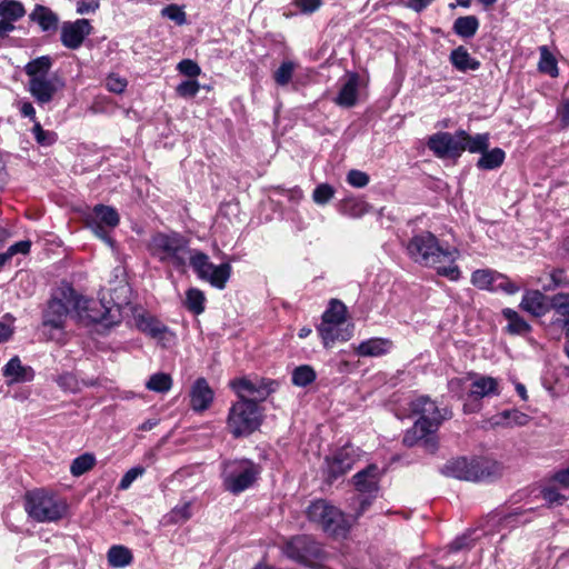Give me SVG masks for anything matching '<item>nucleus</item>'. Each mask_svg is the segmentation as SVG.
I'll list each match as a JSON object with an SVG mask.
<instances>
[{
  "instance_id": "obj_17",
  "label": "nucleus",
  "mask_w": 569,
  "mask_h": 569,
  "mask_svg": "<svg viewBox=\"0 0 569 569\" xmlns=\"http://www.w3.org/2000/svg\"><path fill=\"white\" fill-rule=\"evenodd\" d=\"M427 147L437 158L458 159L462 154L458 130L455 133L440 131L428 138Z\"/></svg>"
},
{
  "instance_id": "obj_14",
  "label": "nucleus",
  "mask_w": 569,
  "mask_h": 569,
  "mask_svg": "<svg viewBox=\"0 0 569 569\" xmlns=\"http://www.w3.org/2000/svg\"><path fill=\"white\" fill-rule=\"evenodd\" d=\"M278 386L279 383L277 381L264 378L252 380L242 377L230 381V387L236 392L239 400H254L258 405L273 393Z\"/></svg>"
},
{
  "instance_id": "obj_6",
  "label": "nucleus",
  "mask_w": 569,
  "mask_h": 569,
  "mask_svg": "<svg viewBox=\"0 0 569 569\" xmlns=\"http://www.w3.org/2000/svg\"><path fill=\"white\" fill-rule=\"evenodd\" d=\"M24 509L37 522H57L67 515L68 505L57 495L37 489L26 493Z\"/></svg>"
},
{
  "instance_id": "obj_51",
  "label": "nucleus",
  "mask_w": 569,
  "mask_h": 569,
  "mask_svg": "<svg viewBox=\"0 0 569 569\" xmlns=\"http://www.w3.org/2000/svg\"><path fill=\"white\" fill-rule=\"evenodd\" d=\"M32 133L36 141L41 146H51L57 140V134L52 131L44 130L39 122H34Z\"/></svg>"
},
{
  "instance_id": "obj_59",
  "label": "nucleus",
  "mask_w": 569,
  "mask_h": 569,
  "mask_svg": "<svg viewBox=\"0 0 569 569\" xmlns=\"http://www.w3.org/2000/svg\"><path fill=\"white\" fill-rule=\"evenodd\" d=\"M88 226L91 228L92 232L98 237L100 238L102 241H104L107 244H109L110 247H113L114 246V240L112 239V237L109 234V231L106 230V228L100 224V223H97V222H93L91 220L88 219Z\"/></svg>"
},
{
  "instance_id": "obj_22",
  "label": "nucleus",
  "mask_w": 569,
  "mask_h": 569,
  "mask_svg": "<svg viewBox=\"0 0 569 569\" xmlns=\"http://www.w3.org/2000/svg\"><path fill=\"white\" fill-rule=\"evenodd\" d=\"M2 375L7 378V385L30 382L34 379V370L30 366H23L19 356H13L2 368Z\"/></svg>"
},
{
  "instance_id": "obj_4",
  "label": "nucleus",
  "mask_w": 569,
  "mask_h": 569,
  "mask_svg": "<svg viewBox=\"0 0 569 569\" xmlns=\"http://www.w3.org/2000/svg\"><path fill=\"white\" fill-rule=\"evenodd\" d=\"M148 249L160 262L170 263L177 269L183 268L187 259L196 251L189 248L188 239L176 231L154 233Z\"/></svg>"
},
{
  "instance_id": "obj_42",
  "label": "nucleus",
  "mask_w": 569,
  "mask_h": 569,
  "mask_svg": "<svg viewBox=\"0 0 569 569\" xmlns=\"http://www.w3.org/2000/svg\"><path fill=\"white\" fill-rule=\"evenodd\" d=\"M96 465V457L86 452L72 460L70 472L74 477H80L91 470Z\"/></svg>"
},
{
  "instance_id": "obj_28",
  "label": "nucleus",
  "mask_w": 569,
  "mask_h": 569,
  "mask_svg": "<svg viewBox=\"0 0 569 569\" xmlns=\"http://www.w3.org/2000/svg\"><path fill=\"white\" fill-rule=\"evenodd\" d=\"M520 307L535 317H540L547 311L545 296L538 290L527 291L522 297Z\"/></svg>"
},
{
  "instance_id": "obj_20",
  "label": "nucleus",
  "mask_w": 569,
  "mask_h": 569,
  "mask_svg": "<svg viewBox=\"0 0 569 569\" xmlns=\"http://www.w3.org/2000/svg\"><path fill=\"white\" fill-rule=\"evenodd\" d=\"M380 477L381 472L379 467L371 463L358 471L352 477V480L357 491L361 495H378Z\"/></svg>"
},
{
  "instance_id": "obj_25",
  "label": "nucleus",
  "mask_w": 569,
  "mask_h": 569,
  "mask_svg": "<svg viewBox=\"0 0 569 569\" xmlns=\"http://www.w3.org/2000/svg\"><path fill=\"white\" fill-rule=\"evenodd\" d=\"M32 22H37L42 31H56L58 29L59 18L50 8L42 4H36L29 14Z\"/></svg>"
},
{
  "instance_id": "obj_63",
  "label": "nucleus",
  "mask_w": 569,
  "mask_h": 569,
  "mask_svg": "<svg viewBox=\"0 0 569 569\" xmlns=\"http://www.w3.org/2000/svg\"><path fill=\"white\" fill-rule=\"evenodd\" d=\"M557 117L561 128L569 127V100H562L557 108Z\"/></svg>"
},
{
  "instance_id": "obj_29",
  "label": "nucleus",
  "mask_w": 569,
  "mask_h": 569,
  "mask_svg": "<svg viewBox=\"0 0 569 569\" xmlns=\"http://www.w3.org/2000/svg\"><path fill=\"white\" fill-rule=\"evenodd\" d=\"M529 416L517 410L507 409L492 417V423L503 427L525 426L529 421Z\"/></svg>"
},
{
  "instance_id": "obj_50",
  "label": "nucleus",
  "mask_w": 569,
  "mask_h": 569,
  "mask_svg": "<svg viewBox=\"0 0 569 569\" xmlns=\"http://www.w3.org/2000/svg\"><path fill=\"white\" fill-rule=\"evenodd\" d=\"M538 71H558L557 60L546 46L540 48Z\"/></svg>"
},
{
  "instance_id": "obj_12",
  "label": "nucleus",
  "mask_w": 569,
  "mask_h": 569,
  "mask_svg": "<svg viewBox=\"0 0 569 569\" xmlns=\"http://www.w3.org/2000/svg\"><path fill=\"white\" fill-rule=\"evenodd\" d=\"M189 263L197 277L209 282L213 288L222 290L226 288L232 272L231 264L223 262L221 264H213L209 256L202 251L196 250L189 257Z\"/></svg>"
},
{
  "instance_id": "obj_30",
  "label": "nucleus",
  "mask_w": 569,
  "mask_h": 569,
  "mask_svg": "<svg viewBox=\"0 0 569 569\" xmlns=\"http://www.w3.org/2000/svg\"><path fill=\"white\" fill-rule=\"evenodd\" d=\"M88 219L109 228L117 227L120 221L117 210L104 204H97Z\"/></svg>"
},
{
  "instance_id": "obj_15",
  "label": "nucleus",
  "mask_w": 569,
  "mask_h": 569,
  "mask_svg": "<svg viewBox=\"0 0 569 569\" xmlns=\"http://www.w3.org/2000/svg\"><path fill=\"white\" fill-rule=\"evenodd\" d=\"M29 91L39 103H48L64 87V81L57 73H29Z\"/></svg>"
},
{
  "instance_id": "obj_56",
  "label": "nucleus",
  "mask_w": 569,
  "mask_h": 569,
  "mask_svg": "<svg viewBox=\"0 0 569 569\" xmlns=\"http://www.w3.org/2000/svg\"><path fill=\"white\" fill-rule=\"evenodd\" d=\"M369 176L360 170L352 169L347 174V182L355 188H363L369 183Z\"/></svg>"
},
{
  "instance_id": "obj_24",
  "label": "nucleus",
  "mask_w": 569,
  "mask_h": 569,
  "mask_svg": "<svg viewBox=\"0 0 569 569\" xmlns=\"http://www.w3.org/2000/svg\"><path fill=\"white\" fill-rule=\"evenodd\" d=\"M503 318L508 321L505 332L510 336L525 337L532 330L531 326L513 309L505 308L501 311Z\"/></svg>"
},
{
  "instance_id": "obj_26",
  "label": "nucleus",
  "mask_w": 569,
  "mask_h": 569,
  "mask_svg": "<svg viewBox=\"0 0 569 569\" xmlns=\"http://www.w3.org/2000/svg\"><path fill=\"white\" fill-rule=\"evenodd\" d=\"M458 137H460L461 140L462 153L465 151H469L470 153H481L489 147V133H477L476 136H470L467 131L460 129L458 130Z\"/></svg>"
},
{
  "instance_id": "obj_1",
  "label": "nucleus",
  "mask_w": 569,
  "mask_h": 569,
  "mask_svg": "<svg viewBox=\"0 0 569 569\" xmlns=\"http://www.w3.org/2000/svg\"><path fill=\"white\" fill-rule=\"evenodd\" d=\"M113 293L117 295V298L111 295L112 303L109 305L110 301H107L104 297L96 301L87 299L76 291L74 313L77 318L86 325L101 323L104 327L118 325L121 321L122 308L130 302V288L128 284H121L113 290Z\"/></svg>"
},
{
  "instance_id": "obj_32",
  "label": "nucleus",
  "mask_w": 569,
  "mask_h": 569,
  "mask_svg": "<svg viewBox=\"0 0 569 569\" xmlns=\"http://www.w3.org/2000/svg\"><path fill=\"white\" fill-rule=\"evenodd\" d=\"M370 206L359 198H346L341 203L339 211L341 214L359 219L369 212Z\"/></svg>"
},
{
  "instance_id": "obj_10",
  "label": "nucleus",
  "mask_w": 569,
  "mask_h": 569,
  "mask_svg": "<svg viewBox=\"0 0 569 569\" xmlns=\"http://www.w3.org/2000/svg\"><path fill=\"white\" fill-rule=\"evenodd\" d=\"M282 551L287 558L306 567H315L326 558L321 543L308 535L291 537L286 541Z\"/></svg>"
},
{
  "instance_id": "obj_39",
  "label": "nucleus",
  "mask_w": 569,
  "mask_h": 569,
  "mask_svg": "<svg viewBox=\"0 0 569 569\" xmlns=\"http://www.w3.org/2000/svg\"><path fill=\"white\" fill-rule=\"evenodd\" d=\"M26 14V9L22 2L18 0H1L0 1V18L11 21H18Z\"/></svg>"
},
{
  "instance_id": "obj_21",
  "label": "nucleus",
  "mask_w": 569,
  "mask_h": 569,
  "mask_svg": "<svg viewBox=\"0 0 569 569\" xmlns=\"http://www.w3.org/2000/svg\"><path fill=\"white\" fill-rule=\"evenodd\" d=\"M468 379H472L468 397L473 401H478L485 397L500 395L498 380L493 377L469 372Z\"/></svg>"
},
{
  "instance_id": "obj_23",
  "label": "nucleus",
  "mask_w": 569,
  "mask_h": 569,
  "mask_svg": "<svg viewBox=\"0 0 569 569\" xmlns=\"http://www.w3.org/2000/svg\"><path fill=\"white\" fill-rule=\"evenodd\" d=\"M214 393L204 378H198L190 392V406L197 412L207 410L213 401Z\"/></svg>"
},
{
  "instance_id": "obj_46",
  "label": "nucleus",
  "mask_w": 569,
  "mask_h": 569,
  "mask_svg": "<svg viewBox=\"0 0 569 569\" xmlns=\"http://www.w3.org/2000/svg\"><path fill=\"white\" fill-rule=\"evenodd\" d=\"M335 188L329 183H320L312 192V200L319 204H327L335 197Z\"/></svg>"
},
{
  "instance_id": "obj_64",
  "label": "nucleus",
  "mask_w": 569,
  "mask_h": 569,
  "mask_svg": "<svg viewBox=\"0 0 569 569\" xmlns=\"http://www.w3.org/2000/svg\"><path fill=\"white\" fill-rule=\"evenodd\" d=\"M99 0H78L77 1V13L88 14L99 9Z\"/></svg>"
},
{
  "instance_id": "obj_13",
  "label": "nucleus",
  "mask_w": 569,
  "mask_h": 569,
  "mask_svg": "<svg viewBox=\"0 0 569 569\" xmlns=\"http://www.w3.org/2000/svg\"><path fill=\"white\" fill-rule=\"evenodd\" d=\"M347 307L343 302L338 299H331L327 310L323 312L321 323L317 327V330L323 341L325 347H329L330 343L336 340H348L351 337V330L345 335H340L336 330V326H339L346 321Z\"/></svg>"
},
{
  "instance_id": "obj_27",
  "label": "nucleus",
  "mask_w": 569,
  "mask_h": 569,
  "mask_svg": "<svg viewBox=\"0 0 569 569\" xmlns=\"http://www.w3.org/2000/svg\"><path fill=\"white\" fill-rule=\"evenodd\" d=\"M392 347V342L385 338H371L362 341L356 349L360 357H379L387 353Z\"/></svg>"
},
{
  "instance_id": "obj_5",
  "label": "nucleus",
  "mask_w": 569,
  "mask_h": 569,
  "mask_svg": "<svg viewBox=\"0 0 569 569\" xmlns=\"http://www.w3.org/2000/svg\"><path fill=\"white\" fill-rule=\"evenodd\" d=\"M264 420V409L254 400H237L229 408L227 429L233 438L249 437L256 432Z\"/></svg>"
},
{
  "instance_id": "obj_53",
  "label": "nucleus",
  "mask_w": 569,
  "mask_h": 569,
  "mask_svg": "<svg viewBox=\"0 0 569 569\" xmlns=\"http://www.w3.org/2000/svg\"><path fill=\"white\" fill-rule=\"evenodd\" d=\"M144 468L141 466L133 467L129 469L121 478L118 489L120 490H127L132 482L144 473Z\"/></svg>"
},
{
  "instance_id": "obj_44",
  "label": "nucleus",
  "mask_w": 569,
  "mask_h": 569,
  "mask_svg": "<svg viewBox=\"0 0 569 569\" xmlns=\"http://www.w3.org/2000/svg\"><path fill=\"white\" fill-rule=\"evenodd\" d=\"M497 272L491 270L478 269L471 274V283L481 290H491L496 280Z\"/></svg>"
},
{
  "instance_id": "obj_19",
  "label": "nucleus",
  "mask_w": 569,
  "mask_h": 569,
  "mask_svg": "<svg viewBox=\"0 0 569 569\" xmlns=\"http://www.w3.org/2000/svg\"><path fill=\"white\" fill-rule=\"evenodd\" d=\"M92 29L90 21L83 18L64 22L61 27L60 40L66 48L76 50L82 46Z\"/></svg>"
},
{
  "instance_id": "obj_9",
  "label": "nucleus",
  "mask_w": 569,
  "mask_h": 569,
  "mask_svg": "<svg viewBox=\"0 0 569 569\" xmlns=\"http://www.w3.org/2000/svg\"><path fill=\"white\" fill-rule=\"evenodd\" d=\"M307 517L327 535L336 538H345L350 529L345 513L325 499L312 501L307 508Z\"/></svg>"
},
{
  "instance_id": "obj_33",
  "label": "nucleus",
  "mask_w": 569,
  "mask_h": 569,
  "mask_svg": "<svg viewBox=\"0 0 569 569\" xmlns=\"http://www.w3.org/2000/svg\"><path fill=\"white\" fill-rule=\"evenodd\" d=\"M505 158L506 153L501 148L486 149L481 152L477 167L482 170H495L503 163Z\"/></svg>"
},
{
  "instance_id": "obj_3",
  "label": "nucleus",
  "mask_w": 569,
  "mask_h": 569,
  "mask_svg": "<svg viewBox=\"0 0 569 569\" xmlns=\"http://www.w3.org/2000/svg\"><path fill=\"white\" fill-rule=\"evenodd\" d=\"M408 257L423 267L456 261V249L443 248L439 239L430 231L413 234L406 244Z\"/></svg>"
},
{
  "instance_id": "obj_41",
  "label": "nucleus",
  "mask_w": 569,
  "mask_h": 569,
  "mask_svg": "<svg viewBox=\"0 0 569 569\" xmlns=\"http://www.w3.org/2000/svg\"><path fill=\"white\" fill-rule=\"evenodd\" d=\"M201 88L208 91L211 89L210 86H202L199 83L197 79H194L193 77H189L188 79L183 80L177 86L176 92L179 97L183 99H191L196 97V94L199 92Z\"/></svg>"
},
{
  "instance_id": "obj_34",
  "label": "nucleus",
  "mask_w": 569,
  "mask_h": 569,
  "mask_svg": "<svg viewBox=\"0 0 569 569\" xmlns=\"http://www.w3.org/2000/svg\"><path fill=\"white\" fill-rule=\"evenodd\" d=\"M551 307L558 318L555 320L563 330L569 327V295L559 293L553 297Z\"/></svg>"
},
{
  "instance_id": "obj_11",
  "label": "nucleus",
  "mask_w": 569,
  "mask_h": 569,
  "mask_svg": "<svg viewBox=\"0 0 569 569\" xmlns=\"http://www.w3.org/2000/svg\"><path fill=\"white\" fill-rule=\"evenodd\" d=\"M76 290L70 284L61 286L48 301L42 313V326L63 329L70 310L74 311Z\"/></svg>"
},
{
  "instance_id": "obj_60",
  "label": "nucleus",
  "mask_w": 569,
  "mask_h": 569,
  "mask_svg": "<svg viewBox=\"0 0 569 569\" xmlns=\"http://www.w3.org/2000/svg\"><path fill=\"white\" fill-rule=\"evenodd\" d=\"M472 547V539L470 535H462L457 537L449 546V552H458L463 549H469Z\"/></svg>"
},
{
  "instance_id": "obj_55",
  "label": "nucleus",
  "mask_w": 569,
  "mask_h": 569,
  "mask_svg": "<svg viewBox=\"0 0 569 569\" xmlns=\"http://www.w3.org/2000/svg\"><path fill=\"white\" fill-rule=\"evenodd\" d=\"M542 498L551 506H561L567 498L553 487H546L541 490Z\"/></svg>"
},
{
  "instance_id": "obj_57",
  "label": "nucleus",
  "mask_w": 569,
  "mask_h": 569,
  "mask_svg": "<svg viewBox=\"0 0 569 569\" xmlns=\"http://www.w3.org/2000/svg\"><path fill=\"white\" fill-rule=\"evenodd\" d=\"M51 66V58L49 56H42L29 61L24 67V71H49Z\"/></svg>"
},
{
  "instance_id": "obj_48",
  "label": "nucleus",
  "mask_w": 569,
  "mask_h": 569,
  "mask_svg": "<svg viewBox=\"0 0 569 569\" xmlns=\"http://www.w3.org/2000/svg\"><path fill=\"white\" fill-rule=\"evenodd\" d=\"M104 84L108 91L120 94L126 90L128 80L120 73H108Z\"/></svg>"
},
{
  "instance_id": "obj_58",
  "label": "nucleus",
  "mask_w": 569,
  "mask_h": 569,
  "mask_svg": "<svg viewBox=\"0 0 569 569\" xmlns=\"http://www.w3.org/2000/svg\"><path fill=\"white\" fill-rule=\"evenodd\" d=\"M448 263V266H441L442 263H439L433 268L437 269V273L439 276L446 277L451 281H457L460 278L459 267L455 263V261Z\"/></svg>"
},
{
  "instance_id": "obj_35",
  "label": "nucleus",
  "mask_w": 569,
  "mask_h": 569,
  "mask_svg": "<svg viewBox=\"0 0 569 569\" xmlns=\"http://www.w3.org/2000/svg\"><path fill=\"white\" fill-rule=\"evenodd\" d=\"M137 327L140 331L152 338H160L168 331V328L163 323L150 316H140L137 319Z\"/></svg>"
},
{
  "instance_id": "obj_43",
  "label": "nucleus",
  "mask_w": 569,
  "mask_h": 569,
  "mask_svg": "<svg viewBox=\"0 0 569 569\" xmlns=\"http://www.w3.org/2000/svg\"><path fill=\"white\" fill-rule=\"evenodd\" d=\"M172 387V379L170 375L164 372H158L152 375L149 380L146 383V388L148 390L159 392V393H166L168 392Z\"/></svg>"
},
{
  "instance_id": "obj_8",
  "label": "nucleus",
  "mask_w": 569,
  "mask_h": 569,
  "mask_svg": "<svg viewBox=\"0 0 569 569\" xmlns=\"http://www.w3.org/2000/svg\"><path fill=\"white\" fill-rule=\"evenodd\" d=\"M259 475V465L250 459H234L222 462V485L232 495H239L250 488L257 481Z\"/></svg>"
},
{
  "instance_id": "obj_36",
  "label": "nucleus",
  "mask_w": 569,
  "mask_h": 569,
  "mask_svg": "<svg viewBox=\"0 0 569 569\" xmlns=\"http://www.w3.org/2000/svg\"><path fill=\"white\" fill-rule=\"evenodd\" d=\"M479 28V20L476 16L459 17L453 22V31L462 38H471Z\"/></svg>"
},
{
  "instance_id": "obj_31",
  "label": "nucleus",
  "mask_w": 569,
  "mask_h": 569,
  "mask_svg": "<svg viewBox=\"0 0 569 569\" xmlns=\"http://www.w3.org/2000/svg\"><path fill=\"white\" fill-rule=\"evenodd\" d=\"M107 559L110 567L124 568L133 561V556L129 548L114 545L108 550Z\"/></svg>"
},
{
  "instance_id": "obj_38",
  "label": "nucleus",
  "mask_w": 569,
  "mask_h": 569,
  "mask_svg": "<svg viewBox=\"0 0 569 569\" xmlns=\"http://www.w3.org/2000/svg\"><path fill=\"white\" fill-rule=\"evenodd\" d=\"M317 378L315 369L309 365H301L296 367L291 373V382L297 387H308L313 383Z\"/></svg>"
},
{
  "instance_id": "obj_16",
  "label": "nucleus",
  "mask_w": 569,
  "mask_h": 569,
  "mask_svg": "<svg viewBox=\"0 0 569 569\" xmlns=\"http://www.w3.org/2000/svg\"><path fill=\"white\" fill-rule=\"evenodd\" d=\"M368 83L369 77L367 73H348L341 79V88L333 102L341 108L355 107Z\"/></svg>"
},
{
  "instance_id": "obj_7",
  "label": "nucleus",
  "mask_w": 569,
  "mask_h": 569,
  "mask_svg": "<svg viewBox=\"0 0 569 569\" xmlns=\"http://www.w3.org/2000/svg\"><path fill=\"white\" fill-rule=\"evenodd\" d=\"M411 407L412 411L420 417L403 437L402 441L407 447H413L418 443V439L435 433L443 419L436 402L427 396L417 398Z\"/></svg>"
},
{
  "instance_id": "obj_37",
  "label": "nucleus",
  "mask_w": 569,
  "mask_h": 569,
  "mask_svg": "<svg viewBox=\"0 0 569 569\" xmlns=\"http://www.w3.org/2000/svg\"><path fill=\"white\" fill-rule=\"evenodd\" d=\"M452 66L461 71L467 69L476 70L480 67V62L470 58L468 51L463 47H458L450 54Z\"/></svg>"
},
{
  "instance_id": "obj_52",
  "label": "nucleus",
  "mask_w": 569,
  "mask_h": 569,
  "mask_svg": "<svg viewBox=\"0 0 569 569\" xmlns=\"http://www.w3.org/2000/svg\"><path fill=\"white\" fill-rule=\"evenodd\" d=\"M191 518V503L184 502L174 507L169 513V520L172 522H184Z\"/></svg>"
},
{
  "instance_id": "obj_62",
  "label": "nucleus",
  "mask_w": 569,
  "mask_h": 569,
  "mask_svg": "<svg viewBox=\"0 0 569 569\" xmlns=\"http://www.w3.org/2000/svg\"><path fill=\"white\" fill-rule=\"evenodd\" d=\"M551 283L545 287L546 290H553L567 282L565 270L563 269H555L550 273Z\"/></svg>"
},
{
  "instance_id": "obj_45",
  "label": "nucleus",
  "mask_w": 569,
  "mask_h": 569,
  "mask_svg": "<svg viewBox=\"0 0 569 569\" xmlns=\"http://www.w3.org/2000/svg\"><path fill=\"white\" fill-rule=\"evenodd\" d=\"M535 512L533 508L522 509L517 508L512 512H509L503 517V521L507 526L516 527L518 525H526L531 521L530 515Z\"/></svg>"
},
{
  "instance_id": "obj_40",
  "label": "nucleus",
  "mask_w": 569,
  "mask_h": 569,
  "mask_svg": "<svg viewBox=\"0 0 569 569\" xmlns=\"http://www.w3.org/2000/svg\"><path fill=\"white\" fill-rule=\"evenodd\" d=\"M206 297L204 293L197 289L190 288L186 292V308L193 315H201L204 311Z\"/></svg>"
},
{
  "instance_id": "obj_18",
  "label": "nucleus",
  "mask_w": 569,
  "mask_h": 569,
  "mask_svg": "<svg viewBox=\"0 0 569 569\" xmlns=\"http://www.w3.org/2000/svg\"><path fill=\"white\" fill-rule=\"evenodd\" d=\"M357 449L351 445H346L338 449L331 457L326 458L327 480L332 482L348 472L358 460Z\"/></svg>"
},
{
  "instance_id": "obj_61",
  "label": "nucleus",
  "mask_w": 569,
  "mask_h": 569,
  "mask_svg": "<svg viewBox=\"0 0 569 569\" xmlns=\"http://www.w3.org/2000/svg\"><path fill=\"white\" fill-rule=\"evenodd\" d=\"M467 378H452L448 381V390L458 399H461L465 396V385Z\"/></svg>"
},
{
  "instance_id": "obj_2",
  "label": "nucleus",
  "mask_w": 569,
  "mask_h": 569,
  "mask_svg": "<svg viewBox=\"0 0 569 569\" xmlns=\"http://www.w3.org/2000/svg\"><path fill=\"white\" fill-rule=\"evenodd\" d=\"M441 475L463 481L486 482L499 478L502 472L501 465L497 461L466 457L448 460L441 468Z\"/></svg>"
},
{
  "instance_id": "obj_47",
  "label": "nucleus",
  "mask_w": 569,
  "mask_h": 569,
  "mask_svg": "<svg viewBox=\"0 0 569 569\" xmlns=\"http://www.w3.org/2000/svg\"><path fill=\"white\" fill-rule=\"evenodd\" d=\"M57 385L64 391L77 393L81 390V383L72 372H64L56 379Z\"/></svg>"
},
{
  "instance_id": "obj_54",
  "label": "nucleus",
  "mask_w": 569,
  "mask_h": 569,
  "mask_svg": "<svg viewBox=\"0 0 569 569\" xmlns=\"http://www.w3.org/2000/svg\"><path fill=\"white\" fill-rule=\"evenodd\" d=\"M162 16L181 26L186 23V12L177 4H169L162 9Z\"/></svg>"
},
{
  "instance_id": "obj_49",
  "label": "nucleus",
  "mask_w": 569,
  "mask_h": 569,
  "mask_svg": "<svg viewBox=\"0 0 569 569\" xmlns=\"http://www.w3.org/2000/svg\"><path fill=\"white\" fill-rule=\"evenodd\" d=\"M497 290H501L508 295H515L520 290V287L511 281L507 276L497 272L492 291Z\"/></svg>"
}]
</instances>
